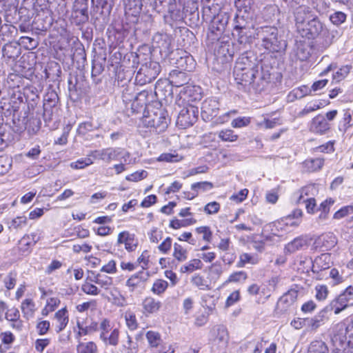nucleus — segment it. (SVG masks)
<instances>
[{"mask_svg":"<svg viewBox=\"0 0 353 353\" xmlns=\"http://www.w3.org/2000/svg\"><path fill=\"white\" fill-rule=\"evenodd\" d=\"M307 353H329V350L323 341H314L310 343Z\"/></svg>","mask_w":353,"mask_h":353,"instance_id":"34","label":"nucleus"},{"mask_svg":"<svg viewBox=\"0 0 353 353\" xmlns=\"http://www.w3.org/2000/svg\"><path fill=\"white\" fill-rule=\"evenodd\" d=\"M248 274L244 271H238L231 274L228 279V282L237 283L244 281L247 279Z\"/></svg>","mask_w":353,"mask_h":353,"instance_id":"55","label":"nucleus"},{"mask_svg":"<svg viewBox=\"0 0 353 353\" xmlns=\"http://www.w3.org/2000/svg\"><path fill=\"white\" fill-rule=\"evenodd\" d=\"M253 0H235L234 4L237 9V12H250L251 6Z\"/></svg>","mask_w":353,"mask_h":353,"instance_id":"48","label":"nucleus"},{"mask_svg":"<svg viewBox=\"0 0 353 353\" xmlns=\"http://www.w3.org/2000/svg\"><path fill=\"white\" fill-rule=\"evenodd\" d=\"M156 8H159V11L165 10L172 13L176 6V0H156L154 2Z\"/></svg>","mask_w":353,"mask_h":353,"instance_id":"32","label":"nucleus"},{"mask_svg":"<svg viewBox=\"0 0 353 353\" xmlns=\"http://www.w3.org/2000/svg\"><path fill=\"white\" fill-rule=\"evenodd\" d=\"M140 64L141 65L139 70L152 80L155 79L160 72L161 66L159 63L156 61H149L148 62Z\"/></svg>","mask_w":353,"mask_h":353,"instance_id":"19","label":"nucleus"},{"mask_svg":"<svg viewBox=\"0 0 353 353\" xmlns=\"http://www.w3.org/2000/svg\"><path fill=\"white\" fill-rule=\"evenodd\" d=\"M229 19L228 13L220 10L210 21V31L215 34H221L225 30Z\"/></svg>","mask_w":353,"mask_h":353,"instance_id":"12","label":"nucleus"},{"mask_svg":"<svg viewBox=\"0 0 353 353\" xmlns=\"http://www.w3.org/2000/svg\"><path fill=\"white\" fill-rule=\"evenodd\" d=\"M103 70L104 66L101 62L97 60L92 61V78L97 84L101 82V79L97 77Z\"/></svg>","mask_w":353,"mask_h":353,"instance_id":"40","label":"nucleus"},{"mask_svg":"<svg viewBox=\"0 0 353 353\" xmlns=\"http://www.w3.org/2000/svg\"><path fill=\"white\" fill-rule=\"evenodd\" d=\"M93 163L92 160L89 158H81L70 164V167L73 169H83Z\"/></svg>","mask_w":353,"mask_h":353,"instance_id":"56","label":"nucleus"},{"mask_svg":"<svg viewBox=\"0 0 353 353\" xmlns=\"http://www.w3.org/2000/svg\"><path fill=\"white\" fill-rule=\"evenodd\" d=\"M81 290L84 293L90 295H97L100 293V290L96 285L88 283L83 284Z\"/></svg>","mask_w":353,"mask_h":353,"instance_id":"64","label":"nucleus"},{"mask_svg":"<svg viewBox=\"0 0 353 353\" xmlns=\"http://www.w3.org/2000/svg\"><path fill=\"white\" fill-rule=\"evenodd\" d=\"M347 15L341 11H336L330 16V21L335 26H340L346 20Z\"/></svg>","mask_w":353,"mask_h":353,"instance_id":"53","label":"nucleus"},{"mask_svg":"<svg viewBox=\"0 0 353 353\" xmlns=\"http://www.w3.org/2000/svg\"><path fill=\"white\" fill-rule=\"evenodd\" d=\"M66 308H62L55 313L54 317L57 320L59 324L56 327V332L62 331L68 323V316L67 315Z\"/></svg>","mask_w":353,"mask_h":353,"instance_id":"27","label":"nucleus"},{"mask_svg":"<svg viewBox=\"0 0 353 353\" xmlns=\"http://www.w3.org/2000/svg\"><path fill=\"white\" fill-rule=\"evenodd\" d=\"M254 21L251 12H237L234 19V30L254 28Z\"/></svg>","mask_w":353,"mask_h":353,"instance_id":"14","label":"nucleus"},{"mask_svg":"<svg viewBox=\"0 0 353 353\" xmlns=\"http://www.w3.org/2000/svg\"><path fill=\"white\" fill-rule=\"evenodd\" d=\"M213 188V184L208 181L197 182L192 184L191 189L194 191L198 192L201 190L203 192L211 190Z\"/></svg>","mask_w":353,"mask_h":353,"instance_id":"57","label":"nucleus"},{"mask_svg":"<svg viewBox=\"0 0 353 353\" xmlns=\"http://www.w3.org/2000/svg\"><path fill=\"white\" fill-rule=\"evenodd\" d=\"M259 28H247L245 30H234L233 35L236 37L239 44L246 46L253 42L255 37L257 36V30Z\"/></svg>","mask_w":353,"mask_h":353,"instance_id":"16","label":"nucleus"},{"mask_svg":"<svg viewBox=\"0 0 353 353\" xmlns=\"http://www.w3.org/2000/svg\"><path fill=\"white\" fill-rule=\"evenodd\" d=\"M161 307V303L152 297H147L143 301L144 313L154 314L157 312Z\"/></svg>","mask_w":353,"mask_h":353,"instance_id":"26","label":"nucleus"},{"mask_svg":"<svg viewBox=\"0 0 353 353\" xmlns=\"http://www.w3.org/2000/svg\"><path fill=\"white\" fill-rule=\"evenodd\" d=\"M320 240L321 241V246L325 250H330L334 248L337 243V239L332 233H326L323 234Z\"/></svg>","mask_w":353,"mask_h":353,"instance_id":"30","label":"nucleus"},{"mask_svg":"<svg viewBox=\"0 0 353 353\" xmlns=\"http://www.w3.org/2000/svg\"><path fill=\"white\" fill-rule=\"evenodd\" d=\"M247 263L256 264L257 263V259L256 257L250 254L243 253L239 256V261L236 264V267L243 268Z\"/></svg>","mask_w":353,"mask_h":353,"instance_id":"44","label":"nucleus"},{"mask_svg":"<svg viewBox=\"0 0 353 353\" xmlns=\"http://www.w3.org/2000/svg\"><path fill=\"white\" fill-rule=\"evenodd\" d=\"M194 113V111L192 108L191 109H183L178 116L177 124L183 128L192 125L196 121Z\"/></svg>","mask_w":353,"mask_h":353,"instance_id":"20","label":"nucleus"},{"mask_svg":"<svg viewBox=\"0 0 353 353\" xmlns=\"http://www.w3.org/2000/svg\"><path fill=\"white\" fill-rule=\"evenodd\" d=\"M353 213V207L351 205H347L342 208H341L339 210L336 212L334 214V218L335 219H341L349 214H351Z\"/></svg>","mask_w":353,"mask_h":353,"instance_id":"61","label":"nucleus"},{"mask_svg":"<svg viewBox=\"0 0 353 353\" xmlns=\"http://www.w3.org/2000/svg\"><path fill=\"white\" fill-rule=\"evenodd\" d=\"M203 263L199 259H194L190 260L186 264L181 267V272L182 273L192 272L196 270H200L202 268Z\"/></svg>","mask_w":353,"mask_h":353,"instance_id":"37","label":"nucleus"},{"mask_svg":"<svg viewBox=\"0 0 353 353\" xmlns=\"http://www.w3.org/2000/svg\"><path fill=\"white\" fill-rule=\"evenodd\" d=\"M300 288L295 285L279 299L276 307L282 312H286L296 301Z\"/></svg>","mask_w":353,"mask_h":353,"instance_id":"11","label":"nucleus"},{"mask_svg":"<svg viewBox=\"0 0 353 353\" xmlns=\"http://www.w3.org/2000/svg\"><path fill=\"white\" fill-rule=\"evenodd\" d=\"M21 309L23 316L28 319L33 315L34 311V303L32 299H26L22 302Z\"/></svg>","mask_w":353,"mask_h":353,"instance_id":"41","label":"nucleus"},{"mask_svg":"<svg viewBox=\"0 0 353 353\" xmlns=\"http://www.w3.org/2000/svg\"><path fill=\"white\" fill-rule=\"evenodd\" d=\"M258 39L261 40V46L271 52H279L287 47V43L281 36L279 35V30L274 26H263L257 30Z\"/></svg>","mask_w":353,"mask_h":353,"instance_id":"2","label":"nucleus"},{"mask_svg":"<svg viewBox=\"0 0 353 353\" xmlns=\"http://www.w3.org/2000/svg\"><path fill=\"white\" fill-rule=\"evenodd\" d=\"M219 138L223 141L233 142L237 140L238 135L234 134L233 130L227 129L219 132Z\"/></svg>","mask_w":353,"mask_h":353,"instance_id":"50","label":"nucleus"},{"mask_svg":"<svg viewBox=\"0 0 353 353\" xmlns=\"http://www.w3.org/2000/svg\"><path fill=\"white\" fill-rule=\"evenodd\" d=\"M192 283L200 290H205L208 289V285L206 283L203 277L200 275L194 276L192 279Z\"/></svg>","mask_w":353,"mask_h":353,"instance_id":"62","label":"nucleus"},{"mask_svg":"<svg viewBox=\"0 0 353 353\" xmlns=\"http://www.w3.org/2000/svg\"><path fill=\"white\" fill-rule=\"evenodd\" d=\"M121 153L119 149L107 148L102 150H94L91 152V156L94 159L110 161L111 160L119 159Z\"/></svg>","mask_w":353,"mask_h":353,"instance_id":"18","label":"nucleus"},{"mask_svg":"<svg viewBox=\"0 0 353 353\" xmlns=\"http://www.w3.org/2000/svg\"><path fill=\"white\" fill-rule=\"evenodd\" d=\"M105 344L111 345H116L119 341V331L117 329H114L108 336L107 334V339H101Z\"/></svg>","mask_w":353,"mask_h":353,"instance_id":"60","label":"nucleus"},{"mask_svg":"<svg viewBox=\"0 0 353 353\" xmlns=\"http://www.w3.org/2000/svg\"><path fill=\"white\" fill-rule=\"evenodd\" d=\"M59 100L56 91L49 88L43 99V118L45 121L52 119L53 114L57 111Z\"/></svg>","mask_w":353,"mask_h":353,"instance_id":"6","label":"nucleus"},{"mask_svg":"<svg viewBox=\"0 0 353 353\" xmlns=\"http://www.w3.org/2000/svg\"><path fill=\"white\" fill-rule=\"evenodd\" d=\"M8 224L10 230H19L27 225V218L25 216H17Z\"/></svg>","mask_w":353,"mask_h":353,"instance_id":"43","label":"nucleus"},{"mask_svg":"<svg viewBox=\"0 0 353 353\" xmlns=\"http://www.w3.org/2000/svg\"><path fill=\"white\" fill-rule=\"evenodd\" d=\"M220 10V7L217 4L204 6L202 10L203 19L205 21H210Z\"/></svg>","mask_w":353,"mask_h":353,"instance_id":"31","label":"nucleus"},{"mask_svg":"<svg viewBox=\"0 0 353 353\" xmlns=\"http://www.w3.org/2000/svg\"><path fill=\"white\" fill-rule=\"evenodd\" d=\"M168 286V283L166 281L162 279H157L153 283L152 288V292L155 294H161L165 292Z\"/></svg>","mask_w":353,"mask_h":353,"instance_id":"47","label":"nucleus"},{"mask_svg":"<svg viewBox=\"0 0 353 353\" xmlns=\"http://www.w3.org/2000/svg\"><path fill=\"white\" fill-rule=\"evenodd\" d=\"M329 129L330 124L323 115L319 114L313 118L310 125L311 131L322 134L325 133Z\"/></svg>","mask_w":353,"mask_h":353,"instance_id":"21","label":"nucleus"},{"mask_svg":"<svg viewBox=\"0 0 353 353\" xmlns=\"http://www.w3.org/2000/svg\"><path fill=\"white\" fill-rule=\"evenodd\" d=\"M170 75L171 83L176 87L183 86L190 81L187 74L182 71L173 70Z\"/></svg>","mask_w":353,"mask_h":353,"instance_id":"24","label":"nucleus"},{"mask_svg":"<svg viewBox=\"0 0 353 353\" xmlns=\"http://www.w3.org/2000/svg\"><path fill=\"white\" fill-rule=\"evenodd\" d=\"M332 265L330 254H321L312 261V271L317 274L316 279H323L325 277L327 278V270L330 269Z\"/></svg>","mask_w":353,"mask_h":353,"instance_id":"5","label":"nucleus"},{"mask_svg":"<svg viewBox=\"0 0 353 353\" xmlns=\"http://www.w3.org/2000/svg\"><path fill=\"white\" fill-rule=\"evenodd\" d=\"M214 299L213 296L210 295H205L202 298V305L203 307H207L209 311L212 312L215 308Z\"/></svg>","mask_w":353,"mask_h":353,"instance_id":"63","label":"nucleus"},{"mask_svg":"<svg viewBox=\"0 0 353 353\" xmlns=\"http://www.w3.org/2000/svg\"><path fill=\"white\" fill-rule=\"evenodd\" d=\"M293 94L296 99H301L307 95H313L311 87L302 85L293 90Z\"/></svg>","mask_w":353,"mask_h":353,"instance_id":"52","label":"nucleus"},{"mask_svg":"<svg viewBox=\"0 0 353 353\" xmlns=\"http://www.w3.org/2000/svg\"><path fill=\"white\" fill-rule=\"evenodd\" d=\"M146 338L152 347H157L161 341L160 334L154 331H148L146 334Z\"/></svg>","mask_w":353,"mask_h":353,"instance_id":"51","label":"nucleus"},{"mask_svg":"<svg viewBox=\"0 0 353 353\" xmlns=\"http://www.w3.org/2000/svg\"><path fill=\"white\" fill-rule=\"evenodd\" d=\"M132 239L130 237V233L128 232H122L119 234L118 243H124L125 248L129 252L132 250Z\"/></svg>","mask_w":353,"mask_h":353,"instance_id":"46","label":"nucleus"},{"mask_svg":"<svg viewBox=\"0 0 353 353\" xmlns=\"http://www.w3.org/2000/svg\"><path fill=\"white\" fill-rule=\"evenodd\" d=\"M307 245V239L305 236H300L288 243L285 250L290 253H294Z\"/></svg>","mask_w":353,"mask_h":353,"instance_id":"23","label":"nucleus"},{"mask_svg":"<svg viewBox=\"0 0 353 353\" xmlns=\"http://www.w3.org/2000/svg\"><path fill=\"white\" fill-rule=\"evenodd\" d=\"M352 68L351 65H345L339 68V70L333 74V79L336 81H341L344 79L350 73Z\"/></svg>","mask_w":353,"mask_h":353,"instance_id":"49","label":"nucleus"},{"mask_svg":"<svg viewBox=\"0 0 353 353\" xmlns=\"http://www.w3.org/2000/svg\"><path fill=\"white\" fill-rule=\"evenodd\" d=\"M134 54V63L137 62L140 64L151 61L150 49L148 45L140 46Z\"/></svg>","mask_w":353,"mask_h":353,"instance_id":"22","label":"nucleus"},{"mask_svg":"<svg viewBox=\"0 0 353 353\" xmlns=\"http://www.w3.org/2000/svg\"><path fill=\"white\" fill-rule=\"evenodd\" d=\"M85 3L84 6L80 8H76V6H74L72 12L71 18L72 19V22L78 26L85 23L89 19L88 5L86 3L87 0H85Z\"/></svg>","mask_w":353,"mask_h":353,"instance_id":"17","label":"nucleus"},{"mask_svg":"<svg viewBox=\"0 0 353 353\" xmlns=\"http://www.w3.org/2000/svg\"><path fill=\"white\" fill-rule=\"evenodd\" d=\"M234 69L259 70L256 56L252 52L242 54L236 60Z\"/></svg>","mask_w":353,"mask_h":353,"instance_id":"10","label":"nucleus"},{"mask_svg":"<svg viewBox=\"0 0 353 353\" xmlns=\"http://www.w3.org/2000/svg\"><path fill=\"white\" fill-rule=\"evenodd\" d=\"M12 166V159L7 156H0V174L7 173Z\"/></svg>","mask_w":353,"mask_h":353,"instance_id":"54","label":"nucleus"},{"mask_svg":"<svg viewBox=\"0 0 353 353\" xmlns=\"http://www.w3.org/2000/svg\"><path fill=\"white\" fill-rule=\"evenodd\" d=\"M17 282V274L10 272L3 279V283L8 290L13 289Z\"/></svg>","mask_w":353,"mask_h":353,"instance_id":"59","label":"nucleus"},{"mask_svg":"<svg viewBox=\"0 0 353 353\" xmlns=\"http://www.w3.org/2000/svg\"><path fill=\"white\" fill-rule=\"evenodd\" d=\"M168 121L166 112L163 110H159L158 112H154L152 114L150 111H148L147 114H145V110L144 109L143 116L139 117V122L137 125V128H153L157 132H161L168 128Z\"/></svg>","mask_w":353,"mask_h":353,"instance_id":"3","label":"nucleus"},{"mask_svg":"<svg viewBox=\"0 0 353 353\" xmlns=\"http://www.w3.org/2000/svg\"><path fill=\"white\" fill-rule=\"evenodd\" d=\"M295 26L302 37L308 39L319 38V45L327 48L334 42L337 30H330L305 5L297 7L294 12Z\"/></svg>","mask_w":353,"mask_h":353,"instance_id":"1","label":"nucleus"},{"mask_svg":"<svg viewBox=\"0 0 353 353\" xmlns=\"http://www.w3.org/2000/svg\"><path fill=\"white\" fill-rule=\"evenodd\" d=\"M353 299V287H347L341 294L332 300L328 305L334 314H338L347 307V303Z\"/></svg>","mask_w":353,"mask_h":353,"instance_id":"8","label":"nucleus"},{"mask_svg":"<svg viewBox=\"0 0 353 353\" xmlns=\"http://www.w3.org/2000/svg\"><path fill=\"white\" fill-rule=\"evenodd\" d=\"M176 64L177 65V68L188 72L192 71L195 65L193 57L188 54L181 56L179 58L176 59Z\"/></svg>","mask_w":353,"mask_h":353,"instance_id":"25","label":"nucleus"},{"mask_svg":"<svg viewBox=\"0 0 353 353\" xmlns=\"http://www.w3.org/2000/svg\"><path fill=\"white\" fill-rule=\"evenodd\" d=\"M228 340L229 336L226 328L223 326H219L217 328V334L214 341L217 342L221 350H225L228 345Z\"/></svg>","mask_w":353,"mask_h":353,"instance_id":"29","label":"nucleus"},{"mask_svg":"<svg viewBox=\"0 0 353 353\" xmlns=\"http://www.w3.org/2000/svg\"><path fill=\"white\" fill-rule=\"evenodd\" d=\"M316 290V298L319 301L325 300L328 294V290L326 285H319L315 288Z\"/></svg>","mask_w":353,"mask_h":353,"instance_id":"58","label":"nucleus"},{"mask_svg":"<svg viewBox=\"0 0 353 353\" xmlns=\"http://www.w3.org/2000/svg\"><path fill=\"white\" fill-rule=\"evenodd\" d=\"M352 114L349 110H344L343 113V118L340 121L339 129L343 133L346 132L347 130L352 125Z\"/></svg>","mask_w":353,"mask_h":353,"instance_id":"35","label":"nucleus"},{"mask_svg":"<svg viewBox=\"0 0 353 353\" xmlns=\"http://www.w3.org/2000/svg\"><path fill=\"white\" fill-rule=\"evenodd\" d=\"M137 91V95L134 99V116L135 118L134 119L136 120V124L139 122V117L143 116L144 109L145 110V114H147V112L150 111L149 105H148V92L145 90H139L138 89L134 88V92Z\"/></svg>","mask_w":353,"mask_h":353,"instance_id":"7","label":"nucleus"},{"mask_svg":"<svg viewBox=\"0 0 353 353\" xmlns=\"http://www.w3.org/2000/svg\"><path fill=\"white\" fill-rule=\"evenodd\" d=\"M324 163V159L322 158H316L305 161V165L310 171L314 172L321 169Z\"/></svg>","mask_w":353,"mask_h":353,"instance_id":"45","label":"nucleus"},{"mask_svg":"<svg viewBox=\"0 0 353 353\" xmlns=\"http://www.w3.org/2000/svg\"><path fill=\"white\" fill-rule=\"evenodd\" d=\"M219 103L215 98L206 99L201 106V116L205 121H210L218 114Z\"/></svg>","mask_w":353,"mask_h":353,"instance_id":"13","label":"nucleus"},{"mask_svg":"<svg viewBox=\"0 0 353 353\" xmlns=\"http://www.w3.org/2000/svg\"><path fill=\"white\" fill-rule=\"evenodd\" d=\"M312 48L308 44L300 43L295 50V56L301 61H307L311 55Z\"/></svg>","mask_w":353,"mask_h":353,"instance_id":"28","label":"nucleus"},{"mask_svg":"<svg viewBox=\"0 0 353 353\" xmlns=\"http://www.w3.org/2000/svg\"><path fill=\"white\" fill-rule=\"evenodd\" d=\"M77 353H97V345L92 342H81L77 347Z\"/></svg>","mask_w":353,"mask_h":353,"instance_id":"38","label":"nucleus"},{"mask_svg":"<svg viewBox=\"0 0 353 353\" xmlns=\"http://www.w3.org/2000/svg\"><path fill=\"white\" fill-rule=\"evenodd\" d=\"M173 256L179 262H183L188 259V252L181 245L174 244Z\"/></svg>","mask_w":353,"mask_h":353,"instance_id":"39","label":"nucleus"},{"mask_svg":"<svg viewBox=\"0 0 353 353\" xmlns=\"http://www.w3.org/2000/svg\"><path fill=\"white\" fill-rule=\"evenodd\" d=\"M331 311L330 307L327 305L314 317L305 319L304 322H307L308 327L312 330H316L328 320V313Z\"/></svg>","mask_w":353,"mask_h":353,"instance_id":"15","label":"nucleus"},{"mask_svg":"<svg viewBox=\"0 0 353 353\" xmlns=\"http://www.w3.org/2000/svg\"><path fill=\"white\" fill-rule=\"evenodd\" d=\"M259 70L234 69V77L239 89L244 91H250L251 88L256 89L254 79L257 78Z\"/></svg>","mask_w":353,"mask_h":353,"instance_id":"4","label":"nucleus"},{"mask_svg":"<svg viewBox=\"0 0 353 353\" xmlns=\"http://www.w3.org/2000/svg\"><path fill=\"white\" fill-rule=\"evenodd\" d=\"M41 119L39 117H31L27 122L26 129L30 135H34L40 130Z\"/></svg>","mask_w":353,"mask_h":353,"instance_id":"36","label":"nucleus"},{"mask_svg":"<svg viewBox=\"0 0 353 353\" xmlns=\"http://www.w3.org/2000/svg\"><path fill=\"white\" fill-rule=\"evenodd\" d=\"M314 190V188L312 185L305 186L301 188L298 192L294 194V196H296V203L298 204L301 203L303 199H305V196L309 198L308 196L313 194V191Z\"/></svg>","mask_w":353,"mask_h":353,"instance_id":"42","label":"nucleus"},{"mask_svg":"<svg viewBox=\"0 0 353 353\" xmlns=\"http://www.w3.org/2000/svg\"><path fill=\"white\" fill-rule=\"evenodd\" d=\"M91 281L98 284L105 290H108L113 283L112 277L100 274H96L94 279H91Z\"/></svg>","mask_w":353,"mask_h":353,"instance_id":"33","label":"nucleus"},{"mask_svg":"<svg viewBox=\"0 0 353 353\" xmlns=\"http://www.w3.org/2000/svg\"><path fill=\"white\" fill-rule=\"evenodd\" d=\"M152 45L160 54L167 57L172 53V38L167 34L157 33L153 37Z\"/></svg>","mask_w":353,"mask_h":353,"instance_id":"9","label":"nucleus"}]
</instances>
